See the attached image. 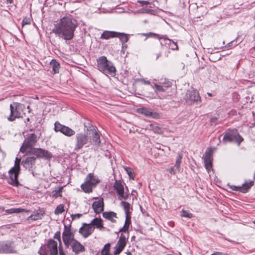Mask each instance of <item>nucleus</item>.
<instances>
[{
    "label": "nucleus",
    "instance_id": "nucleus-49",
    "mask_svg": "<svg viewBox=\"0 0 255 255\" xmlns=\"http://www.w3.org/2000/svg\"><path fill=\"white\" fill-rule=\"evenodd\" d=\"M81 216H82V214L78 213V214H74V215H72L71 218H72V220H75L76 219L80 218Z\"/></svg>",
    "mask_w": 255,
    "mask_h": 255
},
{
    "label": "nucleus",
    "instance_id": "nucleus-23",
    "mask_svg": "<svg viewBox=\"0 0 255 255\" xmlns=\"http://www.w3.org/2000/svg\"><path fill=\"white\" fill-rule=\"evenodd\" d=\"M137 112L138 113L142 114L147 117L155 118L157 116L156 113L153 112L151 109L147 108H138Z\"/></svg>",
    "mask_w": 255,
    "mask_h": 255
},
{
    "label": "nucleus",
    "instance_id": "nucleus-13",
    "mask_svg": "<svg viewBox=\"0 0 255 255\" xmlns=\"http://www.w3.org/2000/svg\"><path fill=\"white\" fill-rule=\"evenodd\" d=\"M15 252L13 242H0V253L9 254Z\"/></svg>",
    "mask_w": 255,
    "mask_h": 255
},
{
    "label": "nucleus",
    "instance_id": "nucleus-21",
    "mask_svg": "<svg viewBox=\"0 0 255 255\" xmlns=\"http://www.w3.org/2000/svg\"><path fill=\"white\" fill-rule=\"evenodd\" d=\"M89 134L92 136V140L91 142L92 144L96 146L98 148L100 147V143H101L100 136L98 132L94 129H90Z\"/></svg>",
    "mask_w": 255,
    "mask_h": 255
},
{
    "label": "nucleus",
    "instance_id": "nucleus-60",
    "mask_svg": "<svg viewBox=\"0 0 255 255\" xmlns=\"http://www.w3.org/2000/svg\"><path fill=\"white\" fill-rule=\"evenodd\" d=\"M160 55L159 54H158L157 56V57H156V59L158 58V57H159Z\"/></svg>",
    "mask_w": 255,
    "mask_h": 255
},
{
    "label": "nucleus",
    "instance_id": "nucleus-20",
    "mask_svg": "<svg viewBox=\"0 0 255 255\" xmlns=\"http://www.w3.org/2000/svg\"><path fill=\"white\" fill-rule=\"evenodd\" d=\"M36 157L35 156H27L21 161V164L25 169L32 168L35 164Z\"/></svg>",
    "mask_w": 255,
    "mask_h": 255
},
{
    "label": "nucleus",
    "instance_id": "nucleus-59",
    "mask_svg": "<svg viewBox=\"0 0 255 255\" xmlns=\"http://www.w3.org/2000/svg\"><path fill=\"white\" fill-rule=\"evenodd\" d=\"M128 255H132V254H131V253L128 252Z\"/></svg>",
    "mask_w": 255,
    "mask_h": 255
},
{
    "label": "nucleus",
    "instance_id": "nucleus-3",
    "mask_svg": "<svg viewBox=\"0 0 255 255\" xmlns=\"http://www.w3.org/2000/svg\"><path fill=\"white\" fill-rule=\"evenodd\" d=\"M20 158L16 157L14 162V166L8 171L9 178L8 183L13 186L17 187L19 185L18 181V176L20 172Z\"/></svg>",
    "mask_w": 255,
    "mask_h": 255
},
{
    "label": "nucleus",
    "instance_id": "nucleus-36",
    "mask_svg": "<svg viewBox=\"0 0 255 255\" xmlns=\"http://www.w3.org/2000/svg\"><path fill=\"white\" fill-rule=\"evenodd\" d=\"M110 244H107L105 245L101 251L102 255H111L110 254Z\"/></svg>",
    "mask_w": 255,
    "mask_h": 255
},
{
    "label": "nucleus",
    "instance_id": "nucleus-26",
    "mask_svg": "<svg viewBox=\"0 0 255 255\" xmlns=\"http://www.w3.org/2000/svg\"><path fill=\"white\" fill-rule=\"evenodd\" d=\"M103 216L105 218L111 221L112 223H115L116 220L114 218H117V214L114 212H106L103 213Z\"/></svg>",
    "mask_w": 255,
    "mask_h": 255
},
{
    "label": "nucleus",
    "instance_id": "nucleus-6",
    "mask_svg": "<svg viewBox=\"0 0 255 255\" xmlns=\"http://www.w3.org/2000/svg\"><path fill=\"white\" fill-rule=\"evenodd\" d=\"M243 140V138L240 135L236 129L228 130L225 133L223 138L224 143L234 142L237 143L239 146Z\"/></svg>",
    "mask_w": 255,
    "mask_h": 255
},
{
    "label": "nucleus",
    "instance_id": "nucleus-55",
    "mask_svg": "<svg viewBox=\"0 0 255 255\" xmlns=\"http://www.w3.org/2000/svg\"><path fill=\"white\" fill-rule=\"evenodd\" d=\"M232 46V42H231L230 43H228V45L227 46H225L223 47H222V49H225L227 47H231Z\"/></svg>",
    "mask_w": 255,
    "mask_h": 255
},
{
    "label": "nucleus",
    "instance_id": "nucleus-7",
    "mask_svg": "<svg viewBox=\"0 0 255 255\" xmlns=\"http://www.w3.org/2000/svg\"><path fill=\"white\" fill-rule=\"evenodd\" d=\"M25 108L23 104L17 103H14L13 105H10V115L7 118L9 121H13L16 118L22 117V112Z\"/></svg>",
    "mask_w": 255,
    "mask_h": 255
},
{
    "label": "nucleus",
    "instance_id": "nucleus-10",
    "mask_svg": "<svg viewBox=\"0 0 255 255\" xmlns=\"http://www.w3.org/2000/svg\"><path fill=\"white\" fill-rule=\"evenodd\" d=\"M28 152L35 155L36 158H42L45 160H49L52 156L51 153L49 151L41 148H32Z\"/></svg>",
    "mask_w": 255,
    "mask_h": 255
},
{
    "label": "nucleus",
    "instance_id": "nucleus-42",
    "mask_svg": "<svg viewBox=\"0 0 255 255\" xmlns=\"http://www.w3.org/2000/svg\"><path fill=\"white\" fill-rule=\"evenodd\" d=\"M155 91L156 92H164L165 91L163 87L161 85H158L157 84L154 85Z\"/></svg>",
    "mask_w": 255,
    "mask_h": 255
},
{
    "label": "nucleus",
    "instance_id": "nucleus-56",
    "mask_svg": "<svg viewBox=\"0 0 255 255\" xmlns=\"http://www.w3.org/2000/svg\"><path fill=\"white\" fill-rule=\"evenodd\" d=\"M141 81L143 82V83L144 84H150V82L148 81H146L144 79H142Z\"/></svg>",
    "mask_w": 255,
    "mask_h": 255
},
{
    "label": "nucleus",
    "instance_id": "nucleus-34",
    "mask_svg": "<svg viewBox=\"0 0 255 255\" xmlns=\"http://www.w3.org/2000/svg\"><path fill=\"white\" fill-rule=\"evenodd\" d=\"M182 158V154L179 153L178 156L176 157V163L175 164V167L176 168L177 170H180V163L181 162Z\"/></svg>",
    "mask_w": 255,
    "mask_h": 255
},
{
    "label": "nucleus",
    "instance_id": "nucleus-54",
    "mask_svg": "<svg viewBox=\"0 0 255 255\" xmlns=\"http://www.w3.org/2000/svg\"><path fill=\"white\" fill-rule=\"evenodd\" d=\"M59 255H65V253L63 252L62 248H60V246L59 247Z\"/></svg>",
    "mask_w": 255,
    "mask_h": 255
},
{
    "label": "nucleus",
    "instance_id": "nucleus-35",
    "mask_svg": "<svg viewBox=\"0 0 255 255\" xmlns=\"http://www.w3.org/2000/svg\"><path fill=\"white\" fill-rule=\"evenodd\" d=\"M117 37H119L120 40L123 44L127 42L128 40V35L124 33L120 32V34L118 35Z\"/></svg>",
    "mask_w": 255,
    "mask_h": 255
},
{
    "label": "nucleus",
    "instance_id": "nucleus-58",
    "mask_svg": "<svg viewBox=\"0 0 255 255\" xmlns=\"http://www.w3.org/2000/svg\"><path fill=\"white\" fill-rule=\"evenodd\" d=\"M7 3H11L12 2V0H6Z\"/></svg>",
    "mask_w": 255,
    "mask_h": 255
},
{
    "label": "nucleus",
    "instance_id": "nucleus-38",
    "mask_svg": "<svg viewBox=\"0 0 255 255\" xmlns=\"http://www.w3.org/2000/svg\"><path fill=\"white\" fill-rule=\"evenodd\" d=\"M124 169L127 172V174L128 175L129 178L133 180L134 178V175L132 172V169L131 168L128 167H125Z\"/></svg>",
    "mask_w": 255,
    "mask_h": 255
},
{
    "label": "nucleus",
    "instance_id": "nucleus-9",
    "mask_svg": "<svg viewBox=\"0 0 255 255\" xmlns=\"http://www.w3.org/2000/svg\"><path fill=\"white\" fill-rule=\"evenodd\" d=\"M89 135L88 133L80 132L75 135V143L74 150L78 151L81 149L84 145L87 144L89 140Z\"/></svg>",
    "mask_w": 255,
    "mask_h": 255
},
{
    "label": "nucleus",
    "instance_id": "nucleus-14",
    "mask_svg": "<svg viewBox=\"0 0 255 255\" xmlns=\"http://www.w3.org/2000/svg\"><path fill=\"white\" fill-rule=\"evenodd\" d=\"M62 240L64 245L68 248L69 245L74 240V234L71 232L70 229L65 226L64 230L62 233Z\"/></svg>",
    "mask_w": 255,
    "mask_h": 255
},
{
    "label": "nucleus",
    "instance_id": "nucleus-45",
    "mask_svg": "<svg viewBox=\"0 0 255 255\" xmlns=\"http://www.w3.org/2000/svg\"><path fill=\"white\" fill-rule=\"evenodd\" d=\"M143 35L148 37H157V38H158V35H159V34H156L154 33H152V32L144 33V34H143Z\"/></svg>",
    "mask_w": 255,
    "mask_h": 255
},
{
    "label": "nucleus",
    "instance_id": "nucleus-32",
    "mask_svg": "<svg viewBox=\"0 0 255 255\" xmlns=\"http://www.w3.org/2000/svg\"><path fill=\"white\" fill-rule=\"evenodd\" d=\"M90 224H92V226L94 227L95 226L97 228H101L103 227L102 220L101 219L97 218L93 219Z\"/></svg>",
    "mask_w": 255,
    "mask_h": 255
},
{
    "label": "nucleus",
    "instance_id": "nucleus-44",
    "mask_svg": "<svg viewBox=\"0 0 255 255\" xmlns=\"http://www.w3.org/2000/svg\"><path fill=\"white\" fill-rule=\"evenodd\" d=\"M54 239L57 240L59 242L60 246L61 245V241L60 239V232L58 231L56 232L54 236Z\"/></svg>",
    "mask_w": 255,
    "mask_h": 255
},
{
    "label": "nucleus",
    "instance_id": "nucleus-25",
    "mask_svg": "<svg viewBox=\"0 0 255 255\" xmlns=\"http://www.w3.org/2000/svg\"><path fill=\"white\" fill-rule=\"evenodd\" d=\"M114 189L116 191L117 194L122 197L123 193H124V187L121 180H116L114 184Z\"/></svg>",
    "mask_w": 255,
    "mask_h": 255
},
{
    "label": "nucleus",
    "instance_id": "nucleus-46",
    "mask_svg": "<svg viewBox=\"0 0 255 255\" xmlns=\"http://www.w3.org/2000/svg\"><path fill=\"white\" fill-rule=\"evenodd\" d=\"M140 12L141 13H150L151 12L153 11V10L149 9V8H143L139 10Z\"/></svg>",
    "mask_w": 255,
    "mask_h": 255
},
{
    "label": "nucleus",
    "instance_id": "nucleus-48",
    "mask_svg": "<svg viewBox=\"0 0 255 255\" xmlns=\"http://www.w3.org/2000/svg\"><path fill=\"white\" fill-rule=\"evenodd\" d=\"M177 170H176V168L174 167H171L169 170V172L171 174H175ZM178 171L179 170H178Z\"/></svg>",
    "mask_w": 255,
    "mask_h": 255
},
{
    "label": "nucleus",
    "instance_id": "nucleus-39",
    "mask_svg": "<svg viewBox=\"0 0 255 255\" xmlns=\"http://www.w3.org/2000/svg\"><path fill=\"white\" fill-rule=\"evenodd\" d=\"M62 187H59L58 190H54L52 192V196L54 198H57L59 196H61V192Z\"/></svg>",
    "mask_w": 255,
    "mask_h": 255
},
{
    "label": "nucleus",
    "instance_id": "nucleus-27",
    "mask_svg": "<svg viewBox=\"0 0 255 255\" xmlns=\"http://www.w3.org/2000/svg\"><path fill=\"white\" fill-rule=\"evenodd\" d=\"M147 128L153 131L155 133L161 134L163 132V129L162 128L154 124H150Z\"/></svg>",
    "mask_w": 255,
    "mask_h": 255
},
{
    "label": "nucleus",
    "instance_id": "nucleus-43",
    "mask_svg": "<svg viewBox=\"0 0 255 255\" xmlns=\"http://www.w3.org/2000/svg\"><path fill=\"white\" fill-rule=\"evenodd\" d=\"M31 20L29 18L25 17L22 22V26L23 27L25 25L30 24Z\"/></svg>",
    "mask_w": 255,
    "mask_h": 255
},
{
    "label": "nucleus",
    "instance_id": "nucleus-24",
    "mask_svg": "<svg viewBox=\"0 0 255 255\" xmlns=\"http://www.w3.org/2000/svg\"><path fill=\"white\" fill-rule=\"evenodd\" d=\"M119 34L120 32L105 30L102 34L100 38L107 40L111 38L117 37Z\"/></svg>",
    "mask_w": 255,
    "mask_h": 255
},
{
    "label": "nucleus",
    "instance_id": "nucleus-30",
    "mask_svg": "<svg viewBox=\"0 0 255 255\" xmlns=\"http://www.w3.org/2000/svg\"><path fill=\"white\" fill-rule=\"evenodd\" d=\"M50 66L52 68V71H53L54 73H59L60 64L55 60H52V61L50 62Z\"/></svg>",
    "mask_w": 255,
    "mask_h": 255
},
{
    "label": "nucleus",
    "instance_id": "nucleus-62",
    "mask_svg": "<svg viewBox=\"0 0 255 255\" xmlns=\"http://www.w3.org/2000/svg\"><path fill=\"white\" fill-rule=\"evenodd\" d=\"M254 223L255 224V221H254Z\"/></svg>",
    "mask_w": 255,
    "mask_h": 255
},
{
    "label": "nucleus",
    "instance_id": "nucleus-12",
    "mask_svg": "<svg viewBox=\"0 0 255 255\" xmlns=\"http://www.w3.org/2000/svg\"><path fill=\"white\" fill-rule=\"evenodd\" d=\"M54 130L56 132H60L68 137H71L75 133L74 130L68 127L61 124L58 122H56L54 124Z\"/></svg>",
    "mask_w": 255,
    "mask_h": 255
},
{
    "label": "nucleus",
    "instance_id": "nucleus-22",
    "mask_svg": "<svg viewBox=\"0 0 255 255\" xmlns=\"http://www.w3.org/2000/svg\"><path fill=\"white\" fill-rule=\"evenodd\" d=\"M104 200L103 198H101L98 201H95L92 204V208L95 212L99 214L104 211Z\"/></svg>",
    "mask_w": 255,
    "mask_h": 255
},
{
    "label": "nucleus",
    "instance_id": "nucleus-29",
    "mask_svg": "<svg viewBox=\"0 0 255 255\" xmlns=\"http://www.w3.org/2000/svg\"><path fill=\"white\" fill-rule=\"evenodd\" d=\"M130 216L126 215V220L124 227L120 230V232H126L128 230L130 224Z\"/></svg>",
    "mask_w": 255,
    "mask_h": 255
},
{
    "label": "nucleus",
    "instance_id": "nucleus-41",
    "mask_svg": "<svg viewBox=\"0 0 255 255\" xmlns=\"http://www.w3.org/2000/svg\"><path fill=\"white\" fill-rule=\"evenodd\" d=\"M29 218L31 219L32 220H37L38 219H41V215L39 213H36L34 214H31Z\"/></svg>",
    "mask_w": 255,
    "mask_h": 255
},
{
    "label": "nucleus",
    "instance_id": "nucleus-8",
    "mask_svg": "<svg viewBox=\"0 0 255 255\" xmlns=\"http://www.w3.org/2000/svg\"><path fill=\"white\" fill-rule=\"evenodd\" d=\"M38 137L34 133H30L28 134L26 138H25L24 142L20 148V151L22 152H25L28 149L33 148L36 142H37Z\"/></svg>",
    "mask_w": 255,
    "mask_h": 255
},
{
    "label": "nucleus",
    "instance_id": "nucleus-50",
    "mask_svg": "<svg viewBox=\"0 0 255 255\" xmlns=\"http://www.w3.org/2000/svg\"><path fill=\"white\" fill-rule=\"evenodd\" d=\"M122 197H120V196H118V199L119 200H122L123 199H125V200H127L128 197V194H127L126 195H125L124 193H123V195H122Z\"/></svg>",
    "mask_w": 255,
    "mask_h": 255
},
{
    "label": "nucleus",
    "instance_id": "nucleus-4",
    "mask_svg": "<svg viewBox=\"0 0 255 255\" xmlns=\"http://www.w3.org/2000/svg\"><path fill=\"white\" fill-rule=\"evenodd\" d=\"M99 182L100 180L93 173H90L85 178L84 182L81 185V188L84 192L90 193Z\"/></svg>",
    "mask_w": 255,
    "mask_h": 255
},
{
    "label": "nucleus",
    "instance_id": "nucleus-31",
    "mask_svg": "<svg viewBox=\"0 0 255 255\" xmlns=\"http://www.w3.org/2000/svg\"><path fill=\"white\" fill-rule=\"evenodd\" d=\"M121 205L123 207L126 215H130V204L128 202L122 201Z\"/></svg>",
    "mask_w": 255,
    "mask_h": 255
},
{
    "label": "nucleus",
    "instance_id": "nucleus-61",
    "mask_svg": "<svg viewBox=\"0 0 255 255\" xmlns=\"http://www.w3.org/2000/svg\"><path fill=\"white\" fill-rule=\"evenodd\" d=\"M209 96H211V94L210 93L208 94Z\"/></svg>",
    "mask_w": 255,
    "mask_h": 255
},
{
    "label": "nucleus",
    "instance_id": "nucleus-1",
    "mask_svg": "<svg viewBox=\"0 0 255 255\" xmlns=\"http://www.w3.org/2000/svg\"><path fill=\"white\" fill-rule=\"evenodd\" d=\"M78 26L77 21L71 15L61 18L52 30L54 33L65 40L72 39Z\"/></svg>",
    "mask_w": 255,
    "mask_h": 255
},
{
    "label": "nucleus",
    "instance_id": "nucleus-33",
    "mask_svg": "<svg viewBox=\"0 0 255 255\" xmlns=\"http://www.w3.org/2000/svg\"><path fill=\"white\" fill-rule=\"evenodd\" d=\"M27 211L24 209L22 208H11L6 210L5 212L8 214L12 213H19L23 212H26Z\"/></svg>",
    "mask_w": 255,
    "mask_h": 255
},
{
    "label": "nucleus",
    "instance_id": "nucleus-47",
    "mask_svg": "<svg viewBox=\"0 0 255 255\" xmlns=\"http://www.w3.org/2000/svg\"><path fill=\"white\" fill-rule=\"evenodd\" d=\"M169 47L172 50H177L178 46L176 43L172 41L171 43L169 45Z\"/></svg>",
    "mask_w": 255,
    "mask_h": 255
},
{
    "label": "nucleus",
    "instance_id": "nucleus-57",
    "mask_svg": "<svg viewBox=\"0 0 255 255\" xmlns=\"http://www.w3.org/2000/svg\"><path fill=\"white\" fill-rule=\"evenodd\" d=\"M171 83L170 82H168L166 84H165L164 87H169L170 86Z\"/></svg>",
    "mask_w": 255,
    "mask_h": 255
},
{
    "label": "nucleus",
    "instance_id": "nucleus-16",
    "mask_svg": "<svg viewBox=\"0 0 255 255\" xmlns=\"http://www.w3.org/2000/svg\"><path fill=\"white\" fill-rule=\"evenodd\" d=\"M212 151L210 149L208 148L205 154L204 164L208 172L212 170Z\"/></svg>",
    "mask_w": 255,
    "mask_h": 255
},
{
    "label": "nucleus",
    "instance_id": "nucleus-17",
    "mask_svg": "<svg viewBox=\"0 0 255 255\" xmlns=\"http://www.w3.org/2000/svg\"><path fill=\"white\" fill-rule=\"evenodd\" d=\"M69 246L75 254H79L85 251L84 246L76 239L72 241Z\"/></svg>",
    "mask_w": 255,
    "mask_h": 255
},
{
    "label": "nucleus",
    "instance_id": "nucleus-52",
    "mask_svg": "<svg viewBox=\"0 0 255 255\" xmlns=\"http://www.w3.org/2000/svg\"><path fill=\"white\" fill-rule=\"evenodd\" d=\"M137 2L142 5H147L150 3L149 1L145 0H138Z\"/></svg>",
    "mask_w": 255,
    "mask_h": 255
},
{
    "label": "nucleus",
    "instance_id": "nucleus-18",
    "mask_svg": "<svg viewBox=\"0 0 255 255\" xmlns=\"http://www.w3.org/2000/svg\"><path fill=\"white\" fill-rule=\"evenodd\" d=\"M253 185V182L245 183L241 186H236L235 185H229V188L233 191H239L242 193H245L248 191L250 188Z\"/></svg>",
    "mask_w": 255,
    "mask_h": 255
},
{
    "label": "nucleus",
    "instance_id": "nucleus-37",
    "mask_svg": "<svg viewBox=\"0 0 255 255\" xmlns=\"http://www.w3.org/2000/svg\"><path fill=\"white\" fill-rule=\"evenodd\" d=\"M64 211V205L62 204H60L58 205L56 208L55 209L54 213L56 215H59L63 213Z\"/></svg>",
    "mask_w": 255,
    "mask_h": 255
},
{
    "label": "nucleus",
    "instance_id": "nucleus-53",
    "mask_svg": "<svg viewBox=\"0 0 255 255\" xmlns=\"http://www.w3.org/2000/svg\"><path fill=\"white\" fill-rule=\"evenodd\" d=\"M211 255H228V254L220 253V252H215Z\"/></svg>",
    "mask_w": 255,
    "mask_h": 255
},
{
    "label": "nucleus",
    "instance_id": "nucleus-19",
    "mask_svg": "<svg viewBox=\"0 0 255 255\" xmlns=\"http://www.w3.org/2000/svg\"><path fill=\"white\" fill-rule=\"evenodd\" d=\"M126 245V238L121 236L115 247L114 255H119L124 249Z\"/></svg>",
    "mask_w": 255,
    "mask_h": 255
},
{
    "label": "nucleus",
    "instance_id": "nucleus-15",
    "mask_svg": "<svg viewBox=\"0 0 255 255\" xmlns=\"http://www.w3.org/2000/svg\"><path fill=\"white\" fill-rule=\"evenodd\" d=\"M95 229V227L92 224H83V226L79 229V232L82 236L86 238L92 234Z\"/></svg>",
    "mask_w": 255,
    "mask_h": 255
},
{
    "label": "nucleus",
    "instance_id": "nucleus-28",
    "mask_svg": "<svg viewBox=\"0 0 255 255\" xmlns=\"http://www.w3.org/2000/svg\"><path fill=\"white\" fill-rule=\"evenodd\" d=\"M158 39L160 40L161 46L166 44L170 45L172 42V40L168 38L166 35H158Z\"/></svg>",
    "mask_w": 255,
    "mask_h": 255
},
{
    "label": "nucleus",
    "instance_id": "nucleus-2",
    "mask_svg": "<svg viewBox=\"0 0 255 255\" xmlns=\"http://www.w3.org/2000/svg\"><path fill=\"white\" fill-rule=\"evenodd\" d=\"M97 68L105 75L114 76L116 69L113 63L109 61L105 56H101L97 59Z\"/></svg>",
    "mask_w": 255,
    "mask_h": 255
},
{
    "label": "nucleus",
    "instance_id": "nucleus-11",
    "mask_svg": "<svg viewBox=\"0 0 255 255\" xmlns=\"http://www.w3.org/2000/svg\"><path fill=\"white\" fill-rule=\"evenodd\" d=\"M186 102L189 104L194 103H198L201 102L199 94L197 90L194 89L188 90L184 97Z\"/></svg>",
    "mask_w": 255,
    "mask_h": 255
},
{
    "label": "nucleus",
    "instance_id": "nucleus-51",
    "mask_svg": "<svg viewBox=\"0 0 255 255\" xmlns=\"http://www.w3.org/2000/svg\"><path fill=\"white\" fill-rule=\"evenodd\" d=\"M217 121V118L216 117L212 118L210 119V122L211 123L212 125H214V124L216 125Z\"/></svg>",
    "mask_w": 255,
    "mask_h": 255
},
{
    "label": "nucleus",
    "instance_id": "nucleus-40",
    "mask_svg": "<svg viewBox=\"0 0 255 255\" xmlns=\"http://www.w3.org/2000/svg\"><path fill=\"white\" fill-rule=\"evenodd\" d=\"M181 215L182 217H184L185 218H191L193 217V215L191 213L187 211H185L182 210L181 211Z\"/></svg>",
    "mask_w": 255,
    "mask_h": 255
},
{
    "label": "nucleus",
    "instance_id": "nucleus-5",
    "mask_svg": "<svg viewBox=\"0 0 255 255\" xmlns=\"http://www.w3.org/2000/svg\"><path fill=\"white\" fill-rule=\"evenodd\" d=\"M39 253L40 255H58L57 242L52 239L48 240L46 245L40 248Z\"/></svg>",
    "mask_w": 255,
    "mask_h": 255
}]
</instances>
